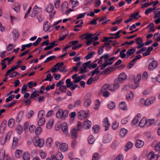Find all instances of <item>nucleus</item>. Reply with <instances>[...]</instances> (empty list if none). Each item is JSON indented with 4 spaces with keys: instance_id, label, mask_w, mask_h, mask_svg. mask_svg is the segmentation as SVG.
Masks as SVG:
<instances>
[{
    "instance_id": "nucleus-1",
    "label": "nucleus",
    "mask_w": 160,
    "mask_h": 160,
    "mask_svg": "<svg viewBox=\"0 0 160 160\" xmlns=\"http://www.w3.org/2000/svg\"><path fill=\"white\" fill-rule=\"evenodd\" d=\"M127 78L126 75L124 72L120 74L117 78L114 80V83L113 84V88L110 89L109 90L111 91H114L116 88H118L119 87V83L122 82L124 81Z\"/></svg>"
},
{
    "instance_id": "nucleus-2",
    "label": "nucleus",
    "mask_w": 160,
    "mask_h": 160,
    "mask_svg": "<svg viewBox=\"0 0 160 160\" xmlns=\"http://www.w3.org/2000/svg\"><path fill=\"white\" fill-rule=\"evenodd\" d=\"M141 74H138L134 82H132V85L131 86V88L135 89L138 87L139 86V84L138 83V82L141 79Z\"/></svg>"
},
{
    "instance_id": "nucleus-3",
    "label": "nucleus",
    "mask_w": 160,
    "mask_h": 160,
    "mask_svg": "<svg viewBox=\"0 0 160 160\" xmlns=\"http://www.w3.org/2000/svg\"><path fill=\"white\" fill-rule=\"evenodd\" d=\"M153 61L150 63L148 65V68L150 70H152L155 69L157 66L158 65V62L154 60V58H153L152 59L151 58L150 60Z\"/></svg>"
},
{
    "instance_id": "nucleus-4",
    "label": "nucleus",
    "mask_w": 160,
    "mask_h": 160,
    "mask_svg": "<svg viewBox=\"0 0 160 160\" xmlns=\"http://www.w3.org/2000/svg\"><path fill=\"white\" fill-rule=\"evenodd\" d=\"M34 145L36 147L41 148L44 144V141L42 139H40L39 138H37L35 142H34Z\"/></svg>"
},
{
    "instance_id": "nucleus-5",
    "label": "nucleus",
    "mask_w": 160,
    "mask_h": 160,
    "mask_svg": "<svg viewBox=\"0 0 160 160\" xmlns=\"http://www.w3.org/2000/svg\"><path fill=\"white\" fill-rule=\"evenodd\" d=\"M41 9L40 8L38 7L37 6L35 5L33 9L32 12L30 16L32 17H34L36 14L41 12Z\"/></svg>"
},
{
    "instance_id": "nucleus-6",
    "label": "nucleus",
    "mask_w": 160,
    "mask_h": 160,
    "mask_svg": "<svg viewBox=\"0 0 160 160\" xmlns=\"http://www.w3.org/2000/svg\"><path fill=\"white\" fill-rule=\"evenodd\" d=\"M102 125L105 128V131L108 130L109 127L110 126V123L109 122L108 118L106 117L102 122Z\"/></svg>"
},
{
    "instance_id": "nucleus-7",
    "label": "nucleus",
    "mask_w": 160,
    "mask_h": 160,
    "mask_svg": "<svg viewBox=\"0 0 160 160\" xmlns=\"http://www.w3.org/2000/svg\"><path fill=\"white\" fill-rule=\"evenodd\" d=\"M105 46H111L110 45V43L108 42H105L104 45L100 47L98 49V55H101L102 54L104 51V48Z\"/></svg>"
},
{
    "instance_id": "nucleus-8",
    "label": "nucleus",
    "mask_w": 160,
    "mask_h": 160,
    "mask_svg": "<svg viewBox=\"0 0 160 160\" xmlns=\"http://www.w3.org/2000/svg\"><path fill=\"white\" fill-rule=\"evenodd\" d=\"M141 117V115L140 113H138L137 116L135 117L132 120V125H134L137 124Z\"/></svg>"
},
{
    "instance_id": "nucleus-9",
    "label": "nucleus",
    "mask_w": 160,
    "mask_h": 160,
    "mask_svg": "<svg viewBox=\"0 0 160 160\" xmlns=\"http://www.w3.org/2000/svg\"><path fill=\"white\" fill-rule=\"evenodd\" d=\"M91 122L88 119H86L85 120L83 125V128L86 129H87L90 128L91 126Z\"/></svg>"
},
{
    "instance_id": "nucleus-10",
    "label": "nucleus",
    "mask_w": 160,
    "mask_h": 160,
    "mask_svg": "<svg viewBox=\"0 0 160 160\" xmlns=\"http://www.w3.org/2000/svg\"><path fill=\"white\" fill-rule=\"evenodd\" d=\"M150 156V160H157L158 158V155L157 154H154L153 152H151L148 155V157Z\"/></svg>"
},
{
    "instance_id": "nucleus-11",
    "label": "nucleus",
    "mask_w": 160,
    "mask_h": 160,
    "mask_svg": "<svg viewBox=\"0 0 160 160\" xmlns=\"http://www.w3.org/2000/svg\"><path fill=\"white\" fill-rule=\"evenodd\" d=\"M111 135L110 134H108L104 136L103 138V142L105 143H107L109 142L112 140L111 137Z\"/></svg>"
},
{
    "instance_id": "nucleus-12",
    "label": "nucleus",
    "mask_w": 160,
    "mask_h": 160,
    "mask_svg": "<svg viewBox=\"0 0 160 160\" xmlns=\"http://www.w3.org/2000/svg\"><path fill=\"white\" fill-rule=\"evenodd\" d=\"M144 142L140 139H138L135 144V147L137 148H139L142 147L144 145Z\"/></svg>"
},
{
    "instance_id": "nucleus-13",
    "label": "nucleus",
    "mask_w": 160,
    "mask_h": 160,
    "mask_svg": "<svg viewBox=\"0 0 160 160\" xmlns=\"http://www.w3.org/2000/svg\"><path fill=\"white\" fill-rule=\"evenodd\" d=\"M60 150L62 152H65L68 150V145L66 143H62L59 146Z\"/></svg>"
},
{
    "instance_id": "nucleus-14",
    "label": "nucleus",
    "mask_w": 160,
    "mask_h": 160,
    "mask_svg": "<svg viewBox=\"0 0 160 160\" xmlns=\"http://www.w3.org/2000/svg\"><path fill=\"white\" fill-rule=\"evenodd\" d=\"M155 100V98H151L147 99L146 100H145V105L147 106L149 105H150Z\"/></svg>"
},
{
    "instance_id": "nucleus-15",
    "label": "nucleus",
    "mask_w": 160,
    "mask_h": 160,
    "mask_svg": "<svg viewBox=\"0 0 160 160\" xmlns=\"http://www.w3.org/2000/svg\"><path fill=\"white\" fill-rule=\"evenodd\" d=\"M12 33L14 41H15L19 36L18 30L16 29L13 30Z\"/></svg>"
},
{
    "instance_id": "nucleus-16",
    "label": "nucleus",
    "mask_w": 160,
    "mask_h": 160,
    "mask_svg": "<svg viewBox=\"0 0 160 160\" xmlns=\"http://www.w3.org/2000/svg\"><path fill=\"white\" fill-rule=\"evenodd\" d=\"M128 132V131L124 128L121 129L119 132V135L122 138L124 137Z\"/></svg>"
},
{
    "instance_id": "nucleus-17",
    "label": "nucleus",
    "mask_w": 160,
    "mask_h": 160,
    "mask_svg": "<svg viewBox=\"0 0 160 160\" xmlns=\"http://www.w3.org/2000/svg\"><path fill=\"white\" fill-rule=\"evenodd\" d=\"M62 132L67 133L68 131V127L67 124L66 122L62 123L61 126Z\"/></svg>"
},
{
    "instance_id": "nucleus-18",
    "label": "nucleus",
    "mask_w": 160,
    "mask_h": 160,
    "mask_svg": "<svg viewBox=\"0 0 160 160\" xmlns=\"http://www.w3.org/2000/svg\"><path fill=\"white\" fill-rule=\"evenodd\" d=\"M68 113L69 112L68 110H64V111L63 110L62 112V115L60 117V118L63 120H65L66 118L68 116Z\"/></svg>"
},
{
    "instance_id": "nucleus-19",
    "label": "nucleus",
    "mask_w": 160,
    "mask_h": 160,
    "mask_svg": "<svg viewBox=\"0 0 160 160\" xmlns=\"http://www.w3.org/2000/svg\"><path fill=\"white\" fill-rule=\"evenodd\" d=\"M153 48L152 46H150L147 49V51L142 54L143 56H146L149 55L151 53V51H152Z\"/></svg>"
},
{
    "instance_id": "nucleus-20",
    "label": "nucleus",
    "mask_w": 160,
    "mask_h": 160,
    "mask_svg": "<svg viewBox=\"0 0 160 160\" xmlns=\"http://www.w3.org/2000/svg\"><path fill=\"white\" fill-rule=\"evenodd\" d=\"M125 102H122L119 104V108L122 110H126L127 109V106L125 105Z\"/></svg>"
},
{
    "instance_id": "nucleus-21",
    "label": "nucleus",
    "mask_w": 160,
    "mask_h": 160,
    "mask_svg": "<svg viewBox=\"0 0 160 160\" xmlns=\"http://www.w3.org/2000/svg\"><path fill=\"white\" fill-rule=\"evenodd\" d=\"M20 6V4L18 3H15L14 6L12 7V8L15 11L18 12L19 11Z\"/></svg>"
},
{
    "instance_id": "nucleus-22",
    "label": "nucleus",
    "mask_w": 160,
    "mask_h": 160,
    "mask_svg": "<svg viewBox=\"0 0 160 160\" xmlns=\"http://www.w3.org/2000/svg\"><path fill=\"white\" fill-rule=\"evenodd\" d=\"M79 129L78 128L77 129L73 128L72 130L71 134L72 136L74 138H77L78 136V131H79Z\"/></svg>"
},
{
    "instance_id": "nucleus-23",
    "label": "nucleus",
    "mask_w": 160,
    "mask_h": 160,
    "mask_svg": "<svg viewBox=\"0 0 160 160\" xmlns=\"http://www.w3.org/2000/svg\"><path fill=\"white\" fill-rule=\"evenodd\" d=\"M48 21H46L43 23V29L45 32L47 31L50 28V26L48 25Z\"/></svg>"
},
{
    "instance_id": "nucleus-24",
    "label": "nucleus",
    "mask_w": 160,
    "mask_h": 160,
    "mask_svg": "<svg viewBox=\"0 0 160 160\" xmlns=\"http://www.w3.org/2000/svg\"><path fill=\"white\" fill-rule=\"evenodd\" d=\"M53 9V6L52 4H50L48 5L46 11L48 13L51 12Z\"/></svg>"
},
{
    "instance_id": "nucleus-25",
    "label": "nucleus",
    "mask_w": 160,
    "mask_h": 160,
    "mask_svg": "<svg viewBox=\"0 0 160 160\" xmlns=\"http://www.w3.org/2000/svg\"><path fill=\"white\" fill-rule=\"evenodd\" d=\"M14 122L15 120L14 119L12 118H10L8 121V127L10 128L13 127L14 125Z\"/></svg>"
},
{
    "instance_id": "nucleus-26",
    "label": "nucleus",
    "mask_w": 160,
    "mask_h": 160,
    "mask_svg": "<svg viewBox=\"0 0 160 160\" xmlns=\"http://www.w3.org/2000/svg\"><path fill=\"white\" fill-rule=\"evenodd\" d=\"M55 157L58 160H62L63 158V155L62 153L59 152L56 153V155H55Z\"/></svg>"
},
{
    "instance_id": "nucleus-27",
    "label": "nucleus",
    "mask_w": 160,
    "mask_h": 160,
    "mask_svg": "<svg viewBox=\"0 0 160 160\" xmlns=\"http://www.w3.org/2000/svg\"><path fill=\"white\" fill-rule=\"evenodd\" d=\"M66 86L68 88H70L72 86L74 83L71 81V79L70 78L67 79L66 81Z\"/></svg>"
},
{
    "instance_id": "nucleus-28",
    "label": "nucleus",
    "mask_w": 160,
    "mask_h": 160,
    "mask_svg": "<svg viewBox=\"0 0 160 160\" xmlns=\"http://www.w3.org/2000/svg\"><path fill=\"white\" fill-rule=\"evenodd\" d=\"M146 125V119L145 118H143L140 121L139 123V126L141 127H143Z\"/></svg>"
},
{
    "instance_id": "nucleus-29",
    "label": "nucleus",
    "mask_w": 160,
    "mask_h": 160,
    "mask_svg": "<svg viewBox=\"0 0 160 160\" xmlns=\"http://www.w3.org/2000/svg\"><path fill=\"white\" fill-rule=\"evenodd\" d=\"M12 133V132L10 131L7 134L5 135V137L4 138L5 139V141L7 142L9 140L11 136Z\"/></svg>"
},
{
    "instance_id": "nucleus-30",
    "label": "nucleus",
    "mask_w": 160,
    "mask_h": 160,
    "mask_svg": "<svg viewBox=\"0 0 160 160\" xmlns=\"http://www.w3.org/2000/svg\"><path fill=\"white\" fill-rule=\"evenodd\" d=\"M22 157L24 160H29L30 158V155L27 152H25L23 155Z\"/></svg>"
},
{
    "instance_id": "nucleus-31",
    "label": "nucleus",
    "mask_w": 160,
    "mask_h": 160,
    "mask_svg": "<svg viewBox=\"0 0 160 160\" xmlns=\"http://www.w3.org/2000/svg\"><path fill=\"white\" fill-rule=\"evenodd\" d=\"M110 87V85L109 84H105L102 87L101 91H107V90Z\"/></svg>"
},
{
    "instance_id": "nucleus-32",
    "label": "nucleus",
    "mask_w": 160,
    "mask_h": 160,
    "mask_svg": "<svg viewBox=\"0 0 160 160\" xmlns=\"http://www.w3.org/2000/svg\"><path fill=\"white\" fill-rule=\"evenodd\" d=\"M88 143L91 144H93L95 141V139L93 136L92 135H90L88 138Z\"/></svg>"
},
{
    "instance_id": "nucleus-33",
    "label": "nucleus",
    "mask_w": 160,
    "mask_h": 160,
    "mask_svg": "<svg viewBox=\"0 0 160 160\" xmlns=\"http://www.w3.org/2000/svg\"><path fill=\"white\" fill-rule=\"evenodd\" d=\"M40 118L39 120L38 124L39 126H41L44 123L45 121V119L44 118Z\"/></svg>"
},
{
    "instance_id": "nucleus-34",
    "label": "nucleus",
    "mask_w": 160,
    "mask_h": 160,
    "mask_svg": "<svg viewBox=\"0 0 160 160\" xmlns=\"http://www.w3.org/2000/svg\"><path fill=\"white\" fill-rule=\"evenodd\" d=\"M17 132L18 134H21L23 130L22 127L20 124H18L16 128Z\"/></svg>"
},
{
    "instance_id": "nucleus-35",
    "label": "nucleus",
    "mask_w": 160,
    "mask_h": 160,
    "mask_svg": "<svg viewBox=\"0 0 160 160\" xmlns=\"http://www.w3.org/2000/svg\"><path fill=\"white\" fill-rule=\"evenodd\" d=\"M53 122L54 121L52 119L50 120L47 123L46 125V127L47 128L50 129L52 126Z\"/></svg>"
},
{
    "instance_id": "nucleus-36",
    "label": "nucleus",
    "mask_w": 160,
    "mask_h": 160,
    "mask_svg": "<svg viewBox=\"0 0 160 160\" xmlns=\"http://www.w3.org/2000/svg\"><path fill=\"white\" fill-rule=\"evenodd\" d=\"M139 12H137L134 14L131 15V21L134 19L135 20H138V17H137V16L139 15Z\"/></svg>"
},
{
    "instance_id": "nucleus-37",
    "label": "nucleus",
    "mask_w": 160,
    "mask_h": 160,
    "mask_svg": "<svg viewBox=\"0 0 160 160\" xmlns=\"http://www.w3.org/2000/svg\"><path fill=\"white\" fill-rule=\"evenodd\" d=\"M52 142V138H48L46 140V145L50 147Z\"/></svg>"
},
{
    "instance_id": "nucleus-38",
    "label": "nucleus",
    "mask_w": 160,
    "mask_h": 160,
    "mask_svg": "<svg viewBox=\"0 0 160 160\" xmlns=\"http://www.w3.org/2000/svg\"><path fill=\"white\" fill-rule=\"evenodd\" d=\"M85 76L82 75L77 77L76 79L74 80V83H76L79 82L81 80L84 78Z\"/></svg>"
},
{
    "instance_id": "nucleus-39",
    "label": "nucleus",
    "mask_w": 160,
    "mask_h": 160,
    "mask_svg": "<svg viewBox=\"0 0 160 160\" xmlns=\"http://www.w3.org/2000/svg\"><path fill=\"white\" fill-rule=\"evenodd\" d=\"M116 106V104L113 102H110L108 105V108L110 109H113Z\"/></svg>"
},
{
    "instance_id": "nucleus-40",
    "label": "nucleus",
    "mask_w": 160,
    "mask_h": 160,
    "mask_svg": "<svg viewBox=\"0 0 160 160\" xmlns=\"http://www.w3.org/2000/svg\"><path fill=\"white\" fill-rule=\"evenodd\" d=\"M22 154V151L20 150H17L15 152V156L17 158L21 157Z\"/></svg>"
},
{
    "instance_id": "nucleus-41",
    "label": "nucleus",
    "mask_w": 160,
    "mask_h": 160,
    "mask_svg": "<svg viewBox=\"0 0 160 160\" xmlns=\"http://www.w3.org/2000/svg\"><path fill=\"white\" fill-rule=\"evenodd\" d=\"M92 129L95 133H98L99 131V127L98 125H96L93 127Z\"/></svg>"
},
{
    "instance_id": "nucleus-42",
    "label": "nucleus",
    "mask_w": 160,
    "mask_h": 160,
    "mask_svg": "<svg viewBox=\"0 0 160 160\" xmlns=\"http://www.w3.org/2000/svg\"><path fill=\"white\" fill-rule=\"evenodd\" d=\"M52 77L51 76V74L50 73H48L47 75L46 78L42 80V81H51L52 80Z\"/></svg>"
},
{
    "instance_id": "nucleus-43",
    "label": "nucleus",
    "mask_w": 160,
    "mask_h": 160,
    "mask_svg": "<svg viewBox=\"0 0 160 160\" xmlns=\"http://www.w3.org/2000/svg\"><path fill=\"white\" fill-rule=\"evenodd\" d=\"M154 119L151 120L149 119L148 120H146V125L148 126H149L152 125L154 122Z\"/></svg>"
},
{
    "instance_id": "nucleus-44",
    "label": "nucleus",
    "mask_w": 160,
    "mask_h": 160,
    "mask_svg": "<svg viewBox=\"0 0 160 160\" xmlns=\"http://www.w3.org/2000/svg\"><path fill=\"white\" fill-rule=\"evenodd\" d=\"M92 160H100V156L97 153H95L92 157Z\"/></svg>"
},
{
    "instance_id": "nucleus-45",
    "label": "nucleus",
    "mask_w": 160,
    "mask_h": 160,
    "mask_svg": "<svg viewBox=\"0 0 160 160\" xmlns=\"http://www.w3.org/2000/svg\"><path fill=\"white\" fill-rule=\"evenodd\" d=\"M100 72L98 68H97L95 70L91 72V76H93L95 74H98Z\"/></svg>"
},
{
    "instance_id": "nucleus-46",
    "label": "nucleus",
    "mask_w": 160,
    "mask_h": 160,
    "mask_svg": "<svg viewBox=\"0 0 160 160\" xmlns=\"http://www.w3.org/2000/svg\"><path fill=\"white\" fill-rule=\"evenodd\" d=\"M67 87L64 85L61 86L59 88V90H60L62 92L65 93L67 90Z\"/></svg>"
},
{
    "instance_id": "nucleus-47",
    "label": "nucleus",
    "mask_w": 160,
    "mask_h": 160,
    "mask_svg": "<svg viewBox=\"0 0 160 160\" xmlns=\"http://www.w3.org/2000/svg\"><path fill=\"white\" fill-rule=\"evenodd\" d=\"M95 54V52H90L85 57V58L86 60H88V59L91 58L93 57V54Z\"/></svg>"
},
{
    "instance_id": "nucleus-48",
    "label": "nucleus",
    "mask_w": 160,
    "mask_h": 160,
    "mask_svg": "<svg viewBox=\"0 0 160 160\" xmlns=\"http://www.w3.org/2000/svg\"><path fill=\"white\" fill-rule=\"evenodd\" d=\"M119 123L117 121H115L112 125V128L113 130L117 129L118 127Z\"/></svg>"
},
{
    "instance_id": "nucleus-49",
    "label": "nucleus",
    "mask_w": 160,
    "mask_h": 160,
    "mask_svg": "<svg viewBox=\"0 0 160 160\" xmlns=\"http://www.w3.org/2000/svg\"><path fill=\"white\" fill-rule=\"evenodd\" d=\"M130 149V141H128L126 143L124 147V150L125 152L128 151Z\"/></svg>"
},
{
    "instance_id": "nucleus-50",
    "label": "nucleus",
    "mask_w": 160,
    "mask_h": 160,
    "mask_svg": "<svg viewBox=\"0 0 160 160\" xmlns=\"http://www.w3.org/2000/svg\"><path fill=\"white\" fill-rule=\"evenodd\" d=\"M58 41L57 40L54 41L53 42H52L51 43H50V45H49L51 48V49L52 48L54 47L57 46L58 44L57 43H56Z\"/></svg>"
},
{
    "instance_id": "nucleus-51",
    "label": "nucleus",
    "mask_w": 160,
    "mask_h": 160,
    "mask_svg": "<svg viewBox=\"0 0 160 160\" xmlns=\"http://www.w3.org/2000/svg\"><path fill=\"white\" fill-rule=\"evenodd\" d=\"M42 131V128L40 126L38 127L35 130V133L36 135H38L40 134Z\"/></svg>"
},
{
    "instance_id": "nucleus-52",
    "label": "nucleus",
    "mask_w": 160,
    "mask_h": 160,
    "mask_svg": "<svg viewBox=\"0 0 160 160\" xmlns=\"http://www.w3.org/2000/svg\"><path fill=\"white\" fill-rule=\"evenodd\" d=\"M80 112L83 118H85L88 117L89 115L84 111L81 110Z\"/></svg>"
},
{
    "instance_id": "nucleus-53",
    "label": "nucleus",
    "mask_w": 160,
    "mask_h": 160,
    "mask_svg": "<svg viewBox=\"0 0 160 160\" xmlns=\"http://www.w3.org/2000/svg\"><path fill=\"white\" fill-rule=\"evenodd\" d=\"M91 101L89 99H87L85 101L84 103V105L85 107H88L91 104Z\"/></svg>"
},
{
    "instance_id": "nucleus-54",
    "label": "nucleus",
    "mask_w": 160,
    "mask_h": 160,
    "mask_svg": "<svg viewBox=\"0 0 160 160\" xmlns=\"http://www.w3.org/2000/svg\"><path fill=\"white\" fill-rule=\"evenodd\" d=\"M27 89V85L26 84H24L22 88L21 92L22 93H25Z\"/></svg>"
},
{
    "instance_id": "nucleus-55",
    "label": "nucleus",
    "mask_w": 160,
    "mask_h": 160,
    "mask_svg": "<svg viewBox=\"0 0 160 160\" xmlns=\"http://www.w3.org/2000/svg\"><path fill=\"white\" fill-rule=\"evenodd\" d=\"M85 37L83 38H85L86 39H91L92 38V36L93 35L92 34H89L88 33H85Z\"/></svg>"
},
{
    "instance_id": "nucleus-56",
    "label": "nucleus",
    "mask_w": 160,
    "mask_h": 160,
    "mask_svg": "<svg viewBox=\"0 0 160 160\" xmlns=\"http://www.w3.org/2000/svg\"><path fill=\"white\" fill-rule=\"evenodd\" d=\"M62 111H63V109H60L57 111L56 115V117L57 118H60V117L62 115Z\"/></svg>"
},
{
    "instance_id": "nucleus-57",
    "label": "nucleus",
    "mask_w": 160,
    "mask_h": 160,
    "mask_svg": "<svg viewBox=\"0 0 160 160\" xmlns=\"http://www.w3.org/2000/svg\"><path fill=\"white\" fill-rule=\"evenodd\" d=\"M18 142V138L16 137H14L13 138L12 146H15L17 145Z\"/></svg>"
},
{
    "instance_id": "nucleus-58",
    "label": "nucleus",
    "mask_w": 160,
    "mask_h": 160,
    "mask_svg": "<svg viewBox=\"0 0 160 160\" xmlns=\"http://www.w3.org/2000/svg\"><path fill=\"white\" fill-rule=\"evenodd\" d=\"M15 95H11L9 97L7 98L6 99L5 102H8L12 100L14 98Z\"/></svg>"
},
{
    "instance_id": "nucleus-59",
    "label": "nucleus",
    "mask_w": 160,
    "mask_h": 160,
    "mask_svg": "<svg viewBox=\"0 0 160 160\" xmlns=\"http://www.w3.org/2000/svg\"><path fill=\"white\" fill-rule=\"evenodd\" d=\"M56 58V56L55 55L52 56H51L48 57L44 61V63H46L50 60L54 59Z\"/></svg>"
},
{
    "instance_id": "nucleus-60",
    "label": "nucleus",
    "mask_w": 160,
    "mask_h": 160,
    "mask_svg": "<svg viewBox=\"0 0 160 160\" xmlns=\"http://www.w3.org/2000/svg\"><path fill=\"white\" fill-rule=\"evenodd\" d=\"M114 69V67H109L106 68L104 71L102 72V73L103 74H105L106 73L108 72H110L109 71L110 69Z\"/></svg>"
},
{
    "instance_id": "nucleus-61",
    "label": "nucleus",
    "mask_w": 160,
    "mask_h": 160,
    "mask_svg": "<svg viewBox=\"0 0 160 160\" xmlns=\"http://www.w3.org/2000/svg\"><path fill=\"white\" fill-rule=\"evenodd\" d=\"M96 103L94 107V108L96 110H98V107L100 106V102L98 100H97Z\"/></svg>"
},
{
    "instance_id": "nucleus-62",
    "label": "nucleus",
    "mask_w": 160,
    "mask_h": 160,
    "mask_svg": "<svg viewBox=\"0 0 160 160\" xmlns=\"http://www.w3.org/2000/svg\"><path fill=\"white\" fill-rule=\"evenodd\" d=\"M80 71L79 72V73L83 74L87 72L88 70H87V69L83 68L80 67L79 69Z\"/></svg>"
},
{
    "instance_id": "nucleus-63",
    "label": "nucleus",
    "mask_w": 160,
    "mask_h": 160,
    "mask_svg": "<svg viewBox=\"0 0 160 160\" xmlns=\"http://www.w3.org/2000/svg\"><path fill=\"white\" fill-rule=\"evenodd\" d=\"M41 40L42 38H38L35 42L33 43V45L34 46H37Z\"/></svg>"
},
{
    "instance_id": "nucleus-64",
    "label": "nucleus",
    "mask_w": 160,
    "mask_h": 160,
    "mask_svg": "<svg viewBox=\"0 0 160 160\" xmlns=\"http://www.w3.org/2000/svg\"><path fill=\"white\" fill-rule=\"evenodd\" d=\"M155 149L156 151H158L160 150V142L154 146Z\"/></svg>"
}]
</instances>
